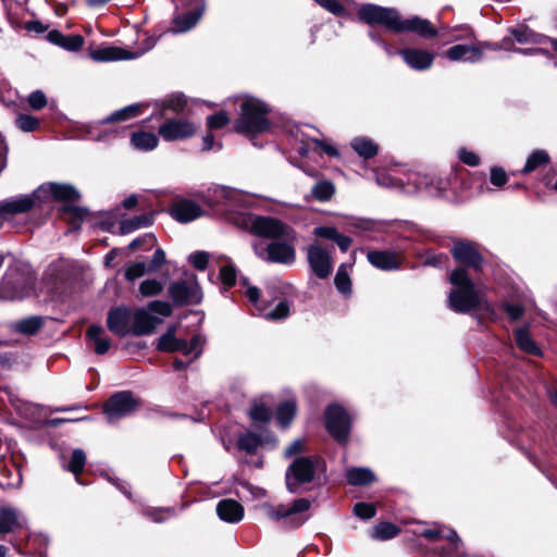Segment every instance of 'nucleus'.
Wrapping results in <instances>:
<instances>
[{
  "label": "nucleus",
  "mask_w": 557,
  "mask_h": 557,
  "mask_svg": "<svg viewBox=\"0 0 557 557\" xmlns=\"http://www.w3.org/2000/svg\"><path fill=\"white\" fill-rule=\"evenodd\" d=\"M16 125L24 132H33L39 126V120L28 114H22L17 116Z\"/></svg>",
  "instance_id": "nucleus-53"
},
{
  "label": "nucleus",
  "mask_w": 557,
  "mask_h": 557,
  "mask_svg": "<svg viewBox=\"0 0 557 557\" xmlns=\"http://www.w3.org/2000/svg\"><path fill=\"white\" fill-rule=\"evenodd\" d=\"M146 272H150L149 265L147 267L145 262H133L127 265L125 270V277L128 281H134L143 276Z\"/></svg>",
  "instance_id": "nucleus-49"
},
{
  "label": "nucleus",
  "mask_w": 557,
  "mask_h": 557,
  "mask_svg": "<svg viewBox=\"0 0 557 557\" xmlns=\"http://www.w3.org/2000/svg\"><path fill=\"white\" fill-rule=\"evenodd\" d=\"M203 343L205 341L200 335L193 336L189 343L184 339H180L176 351H180L185 356H193V358H197L201 354Z\"/></svg>",
  "instance_id": "nucleus-35"
},
{
  "label": "nucleus",
  "mask_w": 557,
  "mask_h": 557,
  "mask_svg": "<svg viewBox=\"0 0 557 557\" xmlns=\"http://www.w3.org/2000/svg\"><path fill=\"white\" fill-rule=\"evenodd\" d=\"M138 407V401L131 392L124 391L112 395L104 404V413L109 422H115Z\"/></svg>",
  "instance_id": "nucleus-11"
},
{
  "label": "nucleus",
  "mask_w": 557,
  "mask_h": 557,
  "mask_svg": "<svg viewBox=\"0 0 557 557\" xmlns=\"http://www.w3.org/2000/svg\"><path fill=\"white\" fill-rule=\"evenodd\" d=\"M458 156L463 163L470 166H475L480 163V158L472 151L461 149L459 150Z\"/></svg>",
  "instance_id": "nucleus-62"
},
{
  "label": "nucleus",
  "mask_w": 557,
  "mask_h": 557,
  "mask_svg": "<svg viewBox=\"0 0 557 557\" xmlns=\"http://www.w3.org/2000/svg\"><path fill=\"white\" fill-rule=\"evenodd\" d=\"M86 336L94 344V350L98 355H104L111 347V342L104 335V330L100 325H90L86 332Z\"/></svg>",
  "instance_id": "nucleus-28"
},
{
  "label": "nucleus",
  "mask_w": 557,
  "mask_h": 557,
  "mask_svg": "<svg viewBox=\"0 0 557 557\" xmlns=\"http://www.w3.org/2000/svg\"><path fill=\"white\" fill-rule=\"evenodd\" d=\"M515 339L517 343V346L531 355H540L541 350L534 343V341L531 338L529 331L527 327L518 329L515 332Z\"/></svg>",
  "instance_id": "nucleus-34"
},
{
  "label": "nucleus",
  "mask_w": 557,
  "mask_h": 557,
  "mask_svg": "<svg viewBox=\"0 0 557 557\" xmlns=\"http://www.w3.org/2000/svg\"><path fill=\"white\" fill-rule=\"evenodd\" d=\"M175 326H172L163 334L158 342V349L161 351L174 352L177 349L180 339L175 337Z\"/></svg>",
  "instance_id": "nucleus-42"
},
{
  "label": "nucleus",
  "mask_w": 557,
  "mask_h": 557,
  "mask_svg": "<svg viewBox=\"0 0 557 557\" xmlns=\"http://www.w3.org/2000/svg\"><path fill=\"white\" fill-rule=\"evenodd\" d=\"M367 258L374 268L382 271L397 270L403 263V253L392 250H371Z\"/></svg>",
  "instance_id": "nucleus-18"
},
{
  "label": "nucleus",
  "mask_w": 557,
  "mask_h": 557,
  "mask_svg": "<svg viewBox=\"0 0 557 557\" xmlns=\"http://www.w3.org/2000/svg\"><path fill=\"white\" fill-rule=\"evenodd\" d=\"M85 463V453L82 449H74L67 469L77 476L83 471Z\"/></svg>",
  "instance_id": "nucleus-48"
},
{
  "label": "nucleus",
  "mask_w": 557,
  "mask_h": 557,
  "mask_svg": "<svg viewBox=\"0 0 557 557\" xmlns=\"http://www.w3.org/2000/svg\"><path fill=\"white\" fill-rule=\"evenodd\" d=\"M36 196L39 201L55 199L65 202H74L78 200V191L71 185L48 183L39 186L36 189Z\"/></svg>",
  "instance_id": "nucleus-16"
},
{
  "label": "nucleus",
  "mask_w": 557,
  "mask_h": 557,
  "mask_svg": "<svg viewBox=\"0 0 557 557\" xmlns=\"http://www.w3.org/2000/svg\"><path fill=\"white\" fill-rule=\"evenodd\" d=\"M310 507L309 499L298 498L292 504H263L260 509L268 519L283 521L285 525L297 528L308 520Z\"/></svg>",
  "instance_id": "nucleus-5"
},
{
  "label": "nucleus",
  "mask_w": 557,
  "mask_h": 557,
  "mask_svg": "<svg viewBox=\"0 0 557 557\" xmlns=\"http://www.w3.org/2000/svg\"><path fill=\"white\" fill-rule=\"evenodd\" d=\"M319 5L333 13L334 15H343L345 13V8L341 3L339 0H313Z\"/></svg>",
  "instance_id": "nucleus-55"
},
{
  "label": "nucleus",
  "mask_w": 557,
  "mask_h": 557,
  "mask_svg": "<svg viewBox=\"0 0 557 557\" xmlns=\"http://www.w3.org/2000/svg\"><path fill=\"white\" fill-rule=\"evenodd\" d=\"M347 481L351 485H366L375 480L374 473L369 468H351L346 473Z\"/></svg>",
  "instance_id": "nucleus-32"
},
{
  "label": "nucleus",
  "mask_w": 557,
  "mask_h": 557,
  "mask_svg": "<svg viewBox=\"0 0 557 557\" xmlns=\"http://www.w3.org/2000/svg\"><path fill=\"white\" fill-rule=\"evenodd\" d=\"M334 283L339 293L349 295L351 292V282L348 274V268L346 264L338 267L337 273L334 278Z\"/></svg>",
  "instance_id": "nucleus-41"
},
{
  "label": "nucleus",
  "mask_w": 557,
  "mask_h": 557,
  "mask_svg": "<svg viewBox=\"0 0 557 557\" xmlns=\"http://www.w3.org/2000/svg\"><path fill=\"white\" fill-rule=\"evenodd\" d=\"M401 32H412L422 38H433L437 35L436 27L433 26L429 20L419 16H412L406 20H401L399 16L396 33Z\"/></svg>",
  "instance_id": "nucleus-19"
},
{
  "label": "nucleus",
  "mask_w": 557,
  "mask_h": 557,
  "mask_svg": "<svg viewBox=\"0 0 557 557\" xmlns=\"http://www.w3.org/2000/svg\"><path fill=\"white\" fill-rule=\"evenodd\" d=\"M354 512L361 519H370L375 515V507L368 503H357L355 505Z\"/></svg>",
  "instance_id": "nucleus-56"
},
{
  "label": "nucleus",
  "mask_w": 557,
  "mask_h": 557,
  "mask_svg": "<svg viewBox=\"0 0 557 557\" xmlns=\"http://www.w3.org/2000/svg\"><path fill=\"white\" fill-rule=\"evenodd\" d=\"M404 62L414 71H424L432 66L435 54L417 48H406L399 51Z\"/></svg>",
  "instance_id": "nucleus-20"
},
{
  "label": "nucleus",
  "mask_w": 557,
  "mask_h": 557,
  "mask_svg": "<svg viewBox=\"0 0 557 557\" xmlns=\"http://www.w3.org/2000/svg\"><path fill=\"white\" fill-rule=\"evenodd\" d=\"M307 260L310 270L319 278H326L333 270L330 252L319 244H312L307 248Z\"/></svg>",
  "instance_id": "nucleus-13"
},
{
  "label": "nucleus",
  "mask_w": 557,
  "mask_h": 557,
  "mask_svg": "<svg viewBox=\"0 0 557 557\" xmlns=\"http://www.w3.org/2000/svg\"><path fill=\"white\" fill-rule=\"evenodd\" d=\"M351 148L364 159H370L374 157L377 151V145L370 138L367 137H356L351 140Z\"/></svg>",
  "instance_id": "nucleus-31"
},
{
  "label": "nucleus",
  "mask_w": 557,
  "mask_h": 557,
  "mask_svg": "<svg viewBox=\"0 0 557 557\" xmlns=\"http://www.w3.org/2000/svg\"><path fill=\"white\" fill-rule=\"evenodd\" d=\"M153 214L144 213L135 218L126 219L121 222L120 231L121 234H129L136 230L147 227L152 224Z\"/></svg>",
  "instance_id": "nucleus-30"
},
{
  "label": "nucleus",
  "mask_w": 557,
  "mask_h": 557,
  "mask_svg": "<svg viewBox=\"0 0 557 557\" xmlns=\"http://www.w3.org/2000/svg\"><path fill=\"white\" fill-rule=\"evenodd\" d=\"M205 7H199L196 11L176 14L172 21L171 30L174 34L186 33L194 28L201 18Z\"/></svg>",
  "instance_id": "nucleus-25"
},
{
  "label": "nucleus",
  "mask_w": 557,
  "mask_h": 557,
  "mask_svg": "<svg viewBox=\"0 0 557 557\" xmlns=\"http://www.w3.org/2000/svg\"><path fill=\"white\" fill-rule=\"evenodd\" d=\"M240 115L235 122V131L239 134H258L265 132L269 126V108L262 101L247 98L240 106Z\"/></svg>",
  "instance_id": "nucleus-4"
},
{
  "label": "nucleus",
  "mask_w": 557,
  "mask_h": 557,
  "mask_svg": "<svg viewBox=\"0 0 557 557\" xmlns=\"http://www.w3.org/2000/svg\"><path fill=\"white\" fill-rule=\"evenodd\" d=\"M356 228L367 233L385 232L386 223L380 221L362 220L356 223Z\"/></svg>",
  "instance_id": "nucleus-50"
},
{
  "label": "nucleus",
  "mask_w": 557,
  "mask_h": 557,
  "mask_svg": "<svg viewBox=\"0 0 557 557\" xmlns=\"http://www.w3.org/2000/svg\"><path fill=\"white\" fill-rule=\"evenodd\" d=\"M243 283L246 286V297L260 315L272 321L283 320L289 315V302L281 300L272 308L270 301L261 298L260 290L256 286L248 285L246 280H244Z\"/></svg>",
  "instance_id": "nucleus-7"
},
{
  "label": "nucleus",
  "mask_w": 557,
  "mask_h": 557,
  "mask_svg": "<svg viewBox=\"0 0 557 557\" xmlns=\"http://www.w3.org/2000/svg\"><path fill=\"white\" fill-rule=\"evenodd\" d=\"M548 161L549 156L545 150H535L528 158L527 163L522 169V173H531L535 171L539 166L546 164Z\"/></svg>",
  "instance_id": "nucleus-40"
},
{
  "label": "nucleus",
  "mask_w": 557,
  "mask_h": 557,
  "mask_svg": "<svg viewBox=\"0 0 557 557\" xmlns=\"http://www.w3.org/2000/svg\"><path fill=\"white\" fill-rule=\"evenodd\" d=\"M216 512L221 520L236 523L244 517L243 506L234 499H222L216 505Z\"/></svg>",
  "instance_id": "nucleus-26"
},
{
  "label": "nucleus",
  "mask_w": 557,
  "mask_h": 557,
  "mask_svg": "<svg viewBox=\"0 0 557 557\" xmlns=\"http://www.w3.org/2000/svg\"><path fill=\"white\" fill-rule=\"evenodd\" d=\"M169 295L176 305L200 302L201 293L197 277L194 274H186L184 278L170 285Z\"/></svg>",
  "instance_id": "nucleus-9"
},
{
  "label": "nucleus",
  "mask_w": 557,
  "mask_h": 557,
  "mask_svg": "<svg viewBox=\"0 0 557 557\" xmlns=\"http://www.w3.org/2000/svg\"><path fill=\"white\" fill-rule=\"evenodd\" d=\"M399 16L396 10L375 4H363L358 10V17L362 22L369 25L379 24L393 32L397 30Z\"/></svg>",
  "instance_id": "nucleus-8"
},
{
  "label": "nucleus",
  "mask_w": 557,
  "mask_h": 557,
  "mask_svg": "<svg viewBox=\"0 0 557 557\" xmlns=\"http://www.w3.org/2000/svg\"><path fill=\"white\" fill-rule=\"evenodd\" d=\"M421 535L430 541H436L441 537H445L451 543H457L460 541L458 534L455 531L448 530L445 532L443 529L437 527L423 529L421 531Z\"/></svg>",
  "instance_id": "nucleus-39"
},
{
  "label": "nucleus",
  "mask_w": 557,
  "mask_h": 557,
  "mask_svg": "<svg viewBox=\"0 0 557 557\" xmlns=\"http://www.w3.org/2000/svg\"><path fill=\"white\" fill-rule=\"evenodd\" d=\"M451 253L454 258L461 264L479 270L482 263V256L476 248L467 242L455 243Z\"/></svg>",
  "instance_id": "nucleus-23"
},
{
  "label": "nucleus",
  "mask_w": 557,
  "mask_h": 557,
  "mask_svg": "<svg viewBox=\"0 0 557 557\" xmlns=\"http://www.w3.org/2000/svg\"><path fill=\"white\" fill-rule=\"evenodd\" d=\"M35 284V275L28 264L12 263L0 283V298L14 300L28 296Z\"/></svg>",
  "instance_id": "nucleus-3"
},
{
  "label": "nucleus",
  "mask_w": 557,
  "mask_h": 557,
  "mask_svg": "<svg viewBox=\"0 0 557 557\" xmlns=\"http://www.w3.org/2000/svg\"><path fill=\"white\" fill-rule=\"evenodd\" d=\"M314 235L318 237L331 239L335 242V238L338 235V232L335 227L332 226H319L313 231Z\"/></svg>",
  "instance_id": "nucleus-59"
},
{
  "label": "nucleus",
  "mask_w": 557,
  "mask_h": 557,
  "mask_svg": "<svg viewBox=\"0 0 557 557\" xmlns=\"http://www.w3.org/2000/svg\"><path fill=\"white\" fill-rule=\"evenodd\" d=\"M260 443L261 441L259 436L252 432H246L237 440L238 448L246 451L247 454H253L259 447Z\"/></svg>",
  "instance_id": "nucleus-43"
},
{
  "label": "nucleus",
  "mask_w": 557,
  "mask_h": 557,
  "mask_svg": "<svg viewBox=\"0 0 557 557\" xmlns=\"http://www.w3.org/2000/svg\"><path fill=\"white\" fill-rule=\"evenodd\" d=\"M197 126L187 119H166L158 129L165 141L184 140L194 136Z\"/></svg>",
  "instance_id": "nucleus-12"
},
{
  "label": "nucleus",
  "mask_w": 557,
  "mask_h": 557,
  "mask_svg": "<svg viewBox=\"0 0 557 557\" xmlns=\"http://www.w3.org/2000/svg\"><path fill=\"white\" fill-rule=\"evenodd\" d=\"M230 117L225 111H220L215 114L209 115L207 125L209 129H220L230 123Z\"/></svg>",
  "instance_id": "nucleus-51"
},
{
  "label": "nucleus",
  "mask_w": 557,
  "mask_h": 557,
  "mask_svg": "<svg viewBox=\"0 0 557 557\" xmlns=\"http://www.w3.org/2000/svg\"><path fill=\"white\" fill-rule=\"evenodd\" d=\"M507 182V175L500 168H493L491 170V183L495 186H503Z\"/></svg>",
  "instance_id": "nucleus-61"
},
{
  "label": "nucleus",
  "mask_w": 557,
  "mask_h": 557,
  "mask_svg": "<svg viewBox=\"0 0 557 557\" xmlns=\"http://www.w3.org/2000/svg\"><path fill=\"white\" fill-rule=\"evenodd\" d=\"M163 290L161 282L154 278L145 280L140 283L139 292L144 297H151L159 295Z\"/></svg>",
  "instance_id": "nucleus-47"
},
{
  "label": "nucleus",
  "mask_w": 557,
  "mask_h": 557,
  "mask_svg": "<svg viewBox=\"0 0 557 557\" xmlns=\"http://www.w3.org/2000/svg\"><path fill=\"white\" fill-rule=\"evenodd\" d=\"M171 215L181 223H188L202 215L201 208L191 200H180L171 208Z\"/></svg>",
  "instance_id": "nucleus-24"
},
{
  "label": "nucleus",
  "mask_w": 557,
  "mask_h": 557,
  "mask_svg": "<svg viewBox=\"0 0 557 557\" xmlns=\"http://www.w3.org/2000/svg\"><path fill=\"white\" fill-rule=\"evenodd\" d=\"M107 325L112 333L120 337L132 334L133 311L127 307L112 308L108 312Z\"/></svg>",
  "instance_id": "nucleus-17"
},
{
  "label": "nucleus",
  "mask_w": 557,
  "mask_h": 557,
  "mask_svg": "<svg viewBox=\"0 0 557 557\" xmlns=\"http://www.w3.org/2000/svg\"><path fill=\"white\" fill-rule=\"evenodd\" d=\"M335 190V185L331 181L321 180L313 185L311 194L315 200L325 202L332 199Z\"/></svg>",
  "instance_id": "nucleus-33"
},
{
  "label": "nucleus",
  "mask_w": 557,
  "mask_h": 557,
  "mask_svg": "<svg viewBox=\"0 0 557 557\" xmlns=\"http://www.w3.org/2000/svg\"><path fill=\"white\" fill-rule=\"evenodd\" d=\"M486 49H494L496 50L497 47L494 45H491L488 42H481L476 46L473 45H456L450 47L446 50L445 55L450 61H462V62H479L482 57L483 52Z\"/></svg>",
  "instance_id": "nucleus-14"
},
{
  "label": "nucleus",
  "mask_w": 557,
  "mask_h": 557,
  "mask_svg": "<svg viewBox=\"0 0 557 557\" xmlns=\"http://www.w3.org/2000/svg\"><path fill=\"white\" fill-rule=\"evenodd\" d=\"M39 201L36 190L30 195H20L16 197L0 200V212L3 222L11 215L22 214L30 211Z\"/></svg>",
  "instance_id": "nucleus-15"
},
{
  "label": "nucleus",
  "mask_w": 557,
  "mask_h": 557,
  "mask_svg": "<svg viewBox=\"0 0 557 557\" xmlns=\"http://www.w3.org/2000/svg\"><path fill=\"white\" fill-rule=\"evenodd\" d=\"M201 198L205 203L235 226L272 239L267 245L253 244V251L261 260L285 265L296 261L297 234L294 228L274 218L246 212L247 200L240 190L214 186L202 191Z\"/></svg>",
  "instance_id": "nucleus-1"
},
{
  "label": "nucleus",
  "mask_w": 557,
  "mask_h": 557,
  "mask_svg": "<svg viewBox=\"0 0 557 557\" xmlns=\"http://www.w3.org/2000/svg\"><path fill=\"white\" fill-rule=\"evenodd\" d=\"M325 424L329 433L339 443L348 440L350 418L338 405H331L325 411Z\"/></svg>",
  "instance_id": "nucleus-10"
},
{
  "label": "nucleus",
  "mask_w": 557,
  "mask_h": 557,
  "mask_svg": "<svg viewBox=\"0 0 557 557\" xmlns=\"http://www.w3.org/2000/svg\"><path fill=\"white\" fill-rule=\"evenodd\" d=\"M165 262V252L159 248L154 251L150 263H149V271L153 272L157 269H159L163 263Z\"/></svg>",
  "instance_id": "nucleus-63"
},
{
  "label": "nucleus",
  "mask_w": 557,
  "mask_h": 557,
  "mask_svg": "<svg viewBox=\"0 0 557 557\" xmlns=\"http://www.w3.org/2000/svg\"><path fill=\"white\" fill-rule=\"evenodd\" d=\"M249 417L256 422H268L271 409L262 403L255 401L249 410Z\"/></svg>",
  "instance_id": "nucleus-45"
},
{
  "label": "nucleus",
  "mask_w": 557,
  "mask_h": 557,
  "mask_svg": "<svg viewBox=\"0 0 557 557\" xmlns=\"http://www.w3.org/2000/svg\"><path fill=\"white\" fill-rule=\"evenodd\" d=\"M143 244H146L148 248H151L156 244V237L152 234H146L143 237L135 238L129 245L128 248L132 250L137 249Z\"/></svg>",
  "instance_id": "nucleus-60"
},
{
  "label": "nucleus",
  "mask_w": 557,
  "mask_h": 557,
  "mask_svg": "<svg viewBox=\"0 0 557 557\" xmlns=\"http://www.w3.org/2000/svg\"><path fill=\"white\" fill-rule=\"evenodd\" d=\"M189 262L198 270L203 271L209 261V255L205 251H196L188 257Z\"/></svg>",
  "instance_id": "nucleus-57"
},
{
  "label": "nucleus",
  "mask_w": 557,
  "mask_h": 557,
  "mask_svg": "<svg viewBox=\"0 0 557 557\" xmlns=\"http://www.w3.org/2000/svg\"><path fill=\"white\" fill-rule=\"evenodd\" d=\"M162 319L151 314L147 308L133 311V330L132 334L136 336L147 335L154 331Z\"/></svg>",
  "instance_id": "nucleus-21"
},
{
  "label": "nucleus",
  "mask_w": 557,
  "mask_h": 557,
  "mask_svg": "<svg viewBox=\"0 0 557 557\" xmlns=\"http://www.w3.org/2000/svg\"><path fill=\"white\" fill-rule=\"evenodd\" d=\"M60 38V47L69 51H77L84 45V38L81 35H63L58 34Z\"/></svg>",
  "instance_id": "nucleus-46"
},
{
  "label": "nucleus",
  "mask_w": 557,
  "mask_h": 557,
  "mask_svg": "<svg viewBox=\"0 0 557 557\" xmlns=\"http://www.w3.org/2000/svg\"><path fill=\"white\" fill-rule=\"evenodd\" d=\"M296 414V404L293 400H287L281 404L276 411V420L283 426L289 425Z\"/></svg>",
  "instance_id": "nucleus-37"
},
{
  "label": "nucleus",
  "mask_w": 557,
  "mask_h": 557,
  "mask_svg": "<svg viewBox=\"0 0 557 557\" xmlns=\"http://www.w3.org/2000/svg\"><path fill=\"white\" fill-rule=\"evenodd\" d=\"M399 533V529L391 522H382L374 527L372 537L377 540H389Z\"/></svg>",
  "instance_id": "nucleus-44"
},
{
  "label": "nucleus",
  "mask_w": 557,
  "mask_h": 557,
  "mask_svg": "<svg viewBox=\"0 0 557 557\" xmlns=\"http://www.w3.org/2000/svg\"><path fill=\"white\" fill-rule=\"evenodd\" d=\"M131 144L137 150L151 151L157 148L159 144V137L151 132L138 131L132 134Z\"/></svg>",
  "instance_id": "nucleus-29"
},
{
  "label": "nucleus",
  "mask_w": 557,
  "mask_h": 557,
  "mask_svg": "<svg viewBox=\"0 0 557 557\" xmlns=\"http://www.w3.org/2000/svg\"><path fill=\"white\" fill-rule=\"evenodd\" d=\"M324 471V462L319 457H298L286 470V486L290 493H298L299 487L313 481Z\"/></svg>",
  "instance_id": "nucleus-6"
},
{
  "label": "nucleus",
  "mask_w": 557,
  "mask_h": 557,
  "mask_svg": "<svg viewBox=\"0 0 557 557\" xmlns=\"http://www.w3.org/2000/svg\"><path fill=\"white\" fill-rule=\"evenodd\" d=\"M147 309L151 314H160L161 317H170L172 307L169 302L154 300L148 304Z\"/></svg>",
  "instance_id": "nucleus-54"
},
{
  "label": "nucleus",
  "mask_w": 557,
  "mask_h": 557,
  "mask_svg": "<svg viewBox=\"0 0 557 557\" xmlns=\"http://www.w3.org/2000/svg\"><path fill=\"white\" fill-rule=\"evenodd\" d=\"M504 308L511 320H518L523 314V308L519 304H505Z\"/></svg>",
  "instance_id": "nucleus-64"
},
{
  "label": "nucleus",
  "mask_w": 557,
  "mask_h": 557,
  "mask_svg": "<svg viewBox=\"0 0 557 557\" xmlns=\"http://www.w3.org/2000/svg\"><path fill=\"white\" fill-rule=\"evenodd\" d=\"M449 282L453 285L448 294V306L451 310L466 313L476 308L488 309L483 289L475 286L465 269L454 270Z\"/></svg>",
  "instance_id": "nucleus-2"
},
{
  "label": "nucleus",
  "mask_w": 557,
  "mask_h": 557,
  "mask_svg": "<svg viewBox=\"0 0 557 557\" xmlns=\"http://www.w3.org/2000/svg\"><path fill=\"white\" fill-rule=\"evenodd\" d=\"M143 111V104H131L113 112L106 119V122H120L138 116Z\"/></svg>",
  "instance_id": "nucleus-38"
},
{
  "label": "nucleus",
  "mask_w": 557,
  "mask_h": 557,
  "mask_svg": "<svg viewBox=\"0 0 557 557\" xmlns=\"http://www.w3.org/2000/svg\"><path fill=\"white\" fill-rule=\"evenodd\" d=\"M22 525L23 520L15 508L9 506L0 508V534H8Z\"/></svg>",
  "instance_id": "nucleus-27"
},
{
  "label": "nucleus",
  "mask_w": 557,
  "mask_h": 557,
  "mask_svg": "<svg viewBox=\"0 0 557 557\" xmlns=\"http://www.w3.org/2000/svg\"><path fill=\"white\" fill-rule=\"evenodd\" d=\"M143 52H129L123 48L104 46L89 52L90 58L97 62H112L120 60H132L140 57Z\"/></svg>",
  "instance_id": "nucleus-22"
},
{
  "label": "nucleus",
  "mask_w": 557,
  "mask_h": 557,
  "mask_svg": "<svg viewBox=\"0 0 557 557\" xmlns=\"http://www.w3.org/2000/svg\"><path fill=\"white\" fill-rule=\"evenodd\" d=\"M28 103L34 110H40L47 104V98L42 91L36 90L28 96Z\"/></svg>",
  "instance_id": "nucleus-58"
},
{
  "label": "nucleus",
  "mask_w": 557,
  "mask_h": 557,
  "mask_svg": "<svg viewBox=\"0 0 557 557\" xmlns=\"http://www.w3.org/2000/svg\"><path fill=\"white\" fill-rule=\"evenodd\" d=\"M220 278L225 286H233L236 282V269L230 262L221 265Z\"/></svg>",
  "instance_id": "nucleus-52"
},
{
  "label": "nucleus",
  "mask_w": 557,
  "mask_h": 557,
  "mask_svg": "<svg viewBox=\"0 0 557 557\" xmlns=\"http://www.w3.org/2000/svg\"><path fill=\"white\" fill-rule=\"evenodd\" d=\"M42 325V320L39 317H29L14 323V330L21 334L34 335L39 331Z\"/></svg>",
  "instance_id": "nucleus-36"
}]
</instances>
